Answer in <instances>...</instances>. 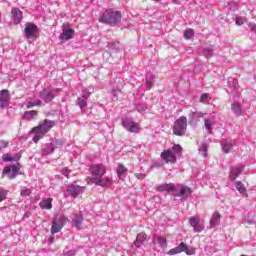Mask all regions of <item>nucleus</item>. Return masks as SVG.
<instances>
[{"mask_svg": "<svg viewBox=\"0 0 256 256\" xmlns=\"http://www.w3.org/2000/svg\"><path fill=\"white\" fill-rule=\"evenodd\" d=\"M189 224L193 227L194 233H201L203 228L199 225V219L195 218L194 216L190 217Z\"/></svg>", "mask_w": 256, "mask_h": 256, "instance_id": "nucleus-15", "label": "nucleus"}, {"mask_svg": "<svg viewBox=\"0 0 256 256\" xmlns=\"http://www.w3.org/2000/svg\"><path fill=\"white\" fill-rule=\"evenodd\" d=\"M231 109L233 113H236V115H241V105H239L238 103L232 104Z\"/></svg>", "mask_w": 256, "mask_h": 256, "instance_id": "nucleus-32", "label": "nucleus"}, {"mask_svg": "<svg viewBox=\"0 0 256 256\" xmlns=\"http://www.w3.org/2000/svg\"><path fill=\"white\" fill-rule=\"evenodd\" d=\"M21 197H29L31 195V190L30 189H23L20 192Z\"/></svg>", "mask_w": 256, "mask_h": 256, "instance_id": "nucleus-37", "label": "nucleus"}, {"mask_svg": "<svg viewBox=\"0 0 256 256\" xmlns=\"http://www.w3.org/2000/svg\"><path fill=\"white\" fill-rule=\"evenodd\" d=\"M187 131V117L181 116L174 122L173 125V135L178 137H183Z\"/></svg>", "mask_w": 256, "mask_h": 256, "instance_id": "nucleus-4", "label": "nucleus"}, {"mask_svg": "<svg viewBox=\"0 0 256 256\" xmlns=\"http://www.w3.org/2000/svg\"><path fill=\"white\" fill-rule=\"evenodd\" d=\"M125 173H127V167H125V165H123V164H119L118 169H117V175H118L119 179H121V176Z\"/></svg>", "mask_w": 256, "mask_h": 256, "instance_id": "nucleus-29", "label": "nucleus"}, {"mask_svg": "<svg viewBox=\"0 0 256 256\" xmlns=\"http://www.w3.org/2000/svg\"><path fill=\"white\" fill-rule=\"evenodd\" d=\"M0 23H1V12H0Z\"/></svg>", "mask_w": 256, "mask_h": 256, "instance_id": "nucleus-47", "label": "nucleus"}, {"mask_svg": "<svg viewBox=\"0 0 256 256\" xmlns=\"http://www.w3.org/2000/svg\"><path fill=\"white\" fill-rule=\"evenodd\" d=\"M42 209L51 210L53 209V198H45L39 203Z\"/></svg>", "mask_w": 256, "mask_h": 256, "instance_id": "nucleus-16", "label": "nucleus"}, {"mask_svg": "<svg viewBox=\"0 0 256 256\" xmlns=\"http://www.w3.org/2000/svg\"><path fill=\"white\" fill-rule=\"evenodd\" d=\"M2 160L5 161L6 163H9L11 161H14L13 157L9 155V153L3 154L2 155Z\"/></svg>", "mask_w": 256, "mask_h": 256, "instance_id": "nucleus-35", "label": "nucleus"}, {"mask_svg": "<svg viewBox=\"0 0 256 256\" xmlns=\"http://www.w3.org/2000/svg\"><path fill=\"white\" fill-rule=\"evenodd\" d=\"M5 199H7V190H0V203L5 201Z\"/></svg>", "mask_w": 256, "mask_h": 256, "instance_id": "nucleus-38", "label": "nucleus"}, {"mask_svg": "<svg viewBox=\"0 0 256 256\" xmlns=\"http://www.w3.org/2000/svg\"><path fill=\"white\" fill-rule=\"evenodd\" d=\"M9 101H11V95H9V90L3 89L0 91V107L1 109H6L9 107Z\"/></svg>", "mask_w": 256, "mask_h": 256, "instance_id": "nucleus-9", "label": "nucleus"}, {"mask_svg": "<svg viewBox=\"0 0 256 256\" xmlns=\"http://www.w3.org/2000/svg\"><path fill=\"white\" fill-rule=\"evenodd\" d=\"M11 15L12 19H14L15 25H19V23H21V19H23V12H21L19 8H12Z\"/></svg>", "mask_w": 256, "mask_h": 256, "instance_id": "nucleus-14", "label": "nucleus"}, {"mask_svg": "<svg viewBox=\"0 0 256 256\" xmlns=\"http://www.w3.org/2000/svg\"><path fill=\"white\" fill-rule=\"evenodd\" d=\"M249 28H250V30H251L253 33H256V24H254V23L249 24Z\"/></svg>", "mask_w": 256, "mask_h": 256, "instance_id": "nucleus-44", "label": "nucleus"}, {"mask_svg": "<svg viewBox=\"0 0 256 256\" xmlns=\"http://www.w3.org/2000/svg\"><path fill=\"white\" fill-rule=\"evenodd\" d=\"M24 33L27 39H37L39 27L34 23H26Z\"/></svg>", "mask_w": 256, "mask_h": 256, "instance_id": "nucleus-5", "label": "nucleus"}, {"mask_svg": "<svg viewBox=\"0 0 256 256\" xmlns=\"http://www.w3.org/2000/svg\"><path fill=\"white\" fill-rule=\"evenodd\" d=\"M231 149H233V144L231 143H224L222 146V150L224 151V153H229Z\"/></svg>", "mask_w": 256, "mask_h": 256, "instance_id": "nucleus-33", "label": "nucleus"}, {"mask_svg": "<svg viewBox=\"0 0 256 256\" xmlns=\"http://www.w3.org/2000/svg\"><path fill=\"white\" fill-rule=\"evenodd\" d=\"M220 221H221V214L219 212H214L210 222L211 229H215V223H219Z\"/></svg>", "mask_w": 256, "mask_h": 256, "instance_id": "nucleus-25", "label": "nucleus"}, {"mask_svg": "<svg viewBox=\"0 0 256 256\" xmlns=\"http://www.w3.org/2000/svg\"><path fill=\"white\" fill-rule=\"evenodd\" d=\"M156 190L163 192L168 191V193H172L174 197H189L193 191L188 186H183L182 184H159L156 187Z\"/></svg>", "mask_w": 256, "mask_h": 256, "instance_id": "nucleus-1", "label": "nucleus"}, {"mask_svg": "<svg viewBox=\"0 0 256 256\" xmlns=\"http://www.w3.org/2000/svg\"><path fill=\"white\" fill-rule=\"evenodd\" d=\"M238 177H239V173H236L235 170L230 172L229 179H231V181H235V179H237Z\"/></svg>", "mask_w": 256, "mask_h": 256, "instance_id": "nucleus-36", "label": "nucleus"}, {"mask_svg": "<svg viewBox=\"0 0 256 256\" xmlns=\"http://www.w3.org/2000/svg\"><path fill=\"white\" fill-rule=\"evenodd\" d=\"M65 221L67 218L62 217L61 219H54L51 226V233L55 235V233H59L63 227H65Z\"/></svg>", "mask_w": 256, "mask_h": 256, "instance_id": "nucleus-10", "label": "nucleus"}, {"mask_svg": "<svg viewBox=\"0 0 256 256\" xmlns=\"http://www.w3.org/2000/svg\"><path fill=\"white\" fill-rule=\"evenodd\" d=\"M160 157L163 161H165V163H172L175 164L177 163V156L175 155V153H173V151L171 150H164L161 154Z\"/></svg>", "mask_w": 256, "mask_h": 256, "instance_id": "nucleus-8", "label": "nucleus"}, {"mask_svg": "<svg viewBox=\"0 0 256 256\" xmlns=\"http://www.w3.org/2000/svg\"><path fill=\"white\" fill-rule=\"evenodd\" d=\"M178 253H186V255H191L189 252V247L184 242H181L179 246L169 250L168 255H178Z\"/></svg>", "mask_w": 256, "mask_h": 256, "instance_id": "nucleus-11", "label": "nucleus"}, {"mask_svg": "<svg viewBox=\"0 0 256 256\" xmlns=\"http://www.w3.org/2000/svg\"><path fill=\"white\" fill-rule=\"evenodd\" d=\"M55 151V148L53 147V144H46L42 148V155H51Z\"/></svg>", "mask_w": 256, "mask_h": 256, "instance_id": "nucleus-27", "label": "nucleus"}, {"mask_svg": "<svg viewBox=\"0 0 256 256\" xmlns=\"http://www.w3.org/2000/svg\"><path fill=\"white\" fill-rule=\"evenodd\" d=\"M37 115H39V111L37 110L25 111L22 115V119H24V121H31V119H35Z\"/></svg>", "mask_w": 256, "mask_h": 256, "instance_id": "nucleus-17", "label": "nucleus"}, {"mask_svg": "<svg viewBox=\"0 0 256 256\" xmlns=\"http://www.w3.org/2000/svg\"><path fill=\"white\" fill-rule=\"evenodd\" d=\"M204 126L208 133H213V123L211 122L210 119L204 120Z\"/></svg>", "mask_w": 256, "mask_h": 256, "instance_id": "nucleus-28", "label": "nucleus"}, {"mask_svg": "<svg viewBox=\"0 0 256 256\" xmlns=\"http://www.w3.org/2000/svg\"><path fill=\"white\" fill-rule=\"evenodd\" d=\"M147 240V234H145V232H141L137 235L136 240L134 242V245L136 247H141V245L143 244L144 241Z\"/></svg>", "mask_w": 256, "mask_h": 256, "instance_id": "nucleus-20", "label": "nucleus"}, {"mask_svg": "<svg viewBox=\"0 0 256 256\" xmlns=\"http://www.w3.org/2000/svg\"><path fill=\"white\" fill-rule=\"evenodd\" d=\"M235 186L237 191L241 193L244 197H249V194H247V188H245V184H243L241 181H236Z\"/></svg>", "mask_w": 256, "mask_h": 256, "instance_id": "nucleus-19", "label": "nucleus"}, {"mask_svg": "<svg viewBox=\"0 0 256 256\" xmlns=\"http://www.w3.org/2000/svg\"><path fill=\"white\" fill-rule=\"evenodd\" d=\"M207 99H209V95L207 93L202 94L200 97V103H205Z\"/></svg>", "mask_w": 256, "mask_h": 256, "instance_id": "nucleus-40", "label": "nucleus"}, {"mask_svg": "<svg viewBox=\"0 0 256 256\" xmlns=\"http://www.w3.org/2000/svg\"><path fill=\"white\" fill-rule=\"evenodd\" d=\"M19 169H21L19 167V164L7 166L3 169L2 177H5V175H7L8 178L15 179V177H17V173H19Z\"/></svg>", "mask_w": 256, "mask_h": 256, "instance_id": "nucleus-7", "label": "nucleus"}, {"mask_svg": "<svg viewBox=\"0 0 256 256\" xmlns=\"http://www.w3.org/2000/svg\"><path fill=\"white\" fill-rule=\"evenodd\" d=\"M53 127H55V121L45 119L43 123H40L38 126L33 127L30 130V133H35L32 141L39 143V141H41V139H43V137H45V135H47V133H49Z\"/></svg>", "mask_w": 256, "mask_h": 256, "instance_id": "nucleus-2", "label": "nucleus"}, {"mask_svg": "<svg viewBox=\"0 0 256 256\" xmlns=\"http://www.w3.org/2000/svg\"><path fill=\"white\" fill-rule=\"evenodd\" d=\"M235 21H236V25H243L245 23V19H243L240 16L236 17Z\"/></svg>", "mask_w": 256, "mask_h": 256, "instance_id": "nucleus-39", "label": "nucleus"}, {"mask_svg": "<svg viewBox=\"0 0 256 256\" xmlns=\"http://www.w3.org/2000/svg\"><path fill=\"white\" fill-rule=\"evenodd\" d=\"M67 191L70 193L71 197H77L81 193V187L70 185Z\"/></svg>", "mask_w": 256, "mask_h": 256, "instance_id": "nucleus-23", "label": "nucleus"}, {"mask_svg": "<svg viewBox=\"0 0 256 256\" xmlns=\"http://www.w3.org/2000/svg\"><path fill=\"white\" fill-rule=\"evenodd\" d=\"M122 125L130 133H139V131H141V126L137 122L126 123L125 121H122Z\"/></svg>", "mask_w": 256, "mask_h": 256, "instance_id": "nucleus-13", "label": "nucleus"}, {"mask_svg": "<svg viewBox=\"0 0 256 256\" xmlns=\"http://www.w3.org/2000/svg\"><path fill=\"white\" fill-rule=\"evenodd\" d=\"M76 229H81V225H83V214H75L72 219Z\"/></svg>", "mask_w": 256, "mask_h": 256, "instance_id": "nucleus-22", "label": "nucleus"}, {"mask_svg": "<svg viewBox=\"0 0 256 256\" xmlns=\"http://www.w3.org/2000/svg\"><path fill=\"white\" fill-rule=\"evenodd\" d=\"M121 18L122 15L120 11L107 9L99 18V22L110 25V27H115L118 23H121Z\"/></svg>", "mask_w": 256, "mask_h": 256, "instance_id": "nucleus-3", "label": "nucleus"}, {"mask_svg": "<svg viewBox=\"0 0 256 256\" xmlns=\"http://www.w3.org/2000/svg\"><path fill=\"white\" fill-rule=\"evenodd\" d=\"M172 153H174V155H181V153H183V147L179 144L174 145L172 147Z\"/></svg>", "mask_w": 256, "mask_h": 256, "instance_id": "nucleus-31", "label": "nucleus"}, {"mask_svg": "<svg viewBox=\"0 0 256 256\" xmlns=\"http://www.w3.org/2000/svg\"><path fill=\"white\" fill-rule=\"evenodd\" d=\"M243 169H245V167L242 166V165H239V166H237V167L235 168L234 171H235L236 173H238V175H241Z\"/></svg>", "mask_w": 256, "mask_h": 256, "instance_id": "nucleus-42", "label": "nucleus"}, {"mask_svg": "<svg viewBox=\"0 0 256 256\" xmlns=\"http://www.w3.org/2000/svg\"><path fill=\"white\" fill-rule=\"evenodd\" d=\"M146 85H147V87H148V89H151V87H153V82H151V81H147L146 82Z\"/></svg>", "mask_w": 256, "mask_h": 256, "instance_id": "nucleus-46", "label": "nucleus"}, {"mask_svg": "<svg viewBox=\"0 0 256 256\" xmlns=\"http://www.w3.org/2000/svg\"><path fill=\"white\" fill-rule=\"evenodd\" d=\"M113 183V178L104 177L98 178V187H109Z\"/></svg>", "mask_w": 256, "mask_h": 256, "instance_id": "nucleus-21", "label": "nucleus"}, {"mask_svg": "<svg viewBox=\"0 0 256 256\" xmlns=\"http://www.w3.org/2000/svg\"><path fill=\"white\" fill-rule=\"evenodd\" d=\"M78 105L80 107V109H83V107H87V101H82V102H78Z\"/></svg>", "mask_w": 256, "mask_h": 256, "instance_id": "nucleus-45", "label": "nucleus"}, {"mask_svg": "<svg viewBox=\"0 0 256 256\" xmlns=\"http://www.w3.org/2000/svg\"><path fill=\"white\" fill-rule=\"evenodd\" d=\"M208 149H209V147L207 146V144L202 145L203 157H207Z\"/></svg>", "mask_w": 256, "mask_h": 256, "instance_id": "nucleus-41", "label": "nucleus"}, {"mask_svg": "<svg viewBox=\"0 0 256 256\" xmlns=\"http://www.w3.org/2000/svg\"><path fill=\"white\" fill-rule=\"evenodd\" d=\"M89 171L94 177H103L107 173V168L103 164H92Z\"/></svg>", "mask_w": 256, "mask_h": 256, "instance_id": "nucleus-6", "label": "nucleus"}, {"mask_svg": "<svg viewBox=\"0 0 256 256\" xmlns=\"http://www.w3.org/2000/svg\"><path fill=\"white\" fill-rule=\"evenodd\" d=\"M75 37V30L73 29H63V32L60 34L59 39L62 43H66L69 39Z\"/></svg>", "mask_w": 256, "mask_h": 256, "instance_id": "nucleus-12", "label": "nucleus"}, {"mask_svg": "<svg viewBox=\"0 0 256 256\" xmlns=\"http://www.w3.org/2000/svg\"><path fill=\"white\" fill-rule=\"evenodd\" d=\"M86 181H87V183H91L92 185L98 186L99 178L87 177Z\"/></svg>", "mask_w": 256, "mask_h": 256, "instance_id": "nucleus-34", "label": "nucleus"}, {"mask_svg": "<svg viewBox=\"0 0 256 256\" xmlns=\"http://www.w3.org/2000/svg\"><path fill=\"white\" fill-rule=\"evenodd\" d=\"M54 97L55 96L53 95V92H49L46 90L40 92V98L43 99V101H45L46 103L53 101Z\"/></svg>", "mask_w": 256, "mask_h": 256, "instance_id": "nucleus-18", "label": "nucleus"}, {"mask_svg": "<svg viewBox=\"0 0 256 256\" xmlns=\"http://www.w3.org/2000/svg\"><path fill=\"white\" fill-rule=\"evenodd\" d=\"M41 105H43V101L41 100H34V101L30 100L26 103V107L28 109H33V107H41Z\"/></svg>", "mask_w": 256, "mask_h": 256, "instance_id": "nucleus-26", "label": "nucleus"}, {"mask_svg": "<svg viewBox=\"0 0 256 256\" xmlns=\"http://www.w3.org/2000/svg\"><path fill=\"white\" fill-rule=\"evenodd\" d=\"M192 37H195L193 29H187L184 31V39L189 40L192 39Z\"/></svg>", "mask_w": 256, "mask_h": 256, "instance_id": "nucleus-30", "label": "nucleus"}, {"mask_svg": "<svg viewBox=\"0 0 256 256\" xmlns=\"http://www.w3.org/2000/svg\"><path fill=\"white\" fill-rule=\"evenodd\" d=\"M9 145L7 141H0V149H5Z\"/></svg>", "mask_w": 256, "mask_h": 256, "instance_id": "nucleus-43", "label": "nucleus"}, {"mask_svg": "<svg viewBox=\"0 0 256 256\" xmlns=\"http://www.w3.org/2000/svg\"><path fill=\"white\" fill-rule=\"evenodd\" d=\"M153 243H158L160 247H167V239L163 236H153Z\"/></svg>", "mask_w": 256, "mask_h": 256, "instance_id": "nucleus-24", "label": "nucleus"}]
</instances>
